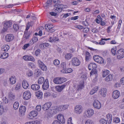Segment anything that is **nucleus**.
<instances>
[{
  "instance_id": "nucleus-22",
  "label": "nucleus",
  "mask_w": 124,
  "mask_h": 124,
  "mask_svg": "<svg viewBox=\"0 0 124 124\" xmlns=\"http://www.w3.org/2000/svg\"><path fill=\"white\" fill-rule=\"evenodd\" d=\"M26 110V108L24 106H22L20 107L19 109V111L20 113H21L22 115H24Z\"/></svg>"
},
{
  "instance_id": "nucleus-46",
  "label": "nucleus",
  "mask_w": 124,
  "mask_h": 124,
  "mask_svg": "<svg viewBox=\"0 0 124 124\" xmlns=\"http://www.w3.org/2000/svg\"><path fill=\"white\" fill-rule=\"evenodd\" d=\"M113 122L116 123H118L120 122V118L117 117L114 118L113 119Z\"/></svg>"
},
{
  "instance_id": "nucleus-24",
  "label": "nucleus",
  "mask_w": 124,
  "mask_h": 124,
  "mask_svg": "<svg viewBox=\"0 0 124 124\" xmlns=\"http://www.w3.org/2000/svg\"><path fill=\"white\" fill-rule=\"evenodd\" d=\"M65 85H62L61 86H57L56 87V90L58 92H61L65 88Z\"/></svg>"
},
{
  "instance_id": "nucleus-2",
  "label": "nucleus",
  "mask_w": 124,
  "mask_h": 124,
  "mask_svg": "<svg viewBox=\"0 0 124 124\" xmlns=\"http://www.w3.org/2000/svg\"><path fill=\"white\" fill-rule=\"evenodd\" d=\"M54 6L56 8L55 11L57 13L61 12L62 11L63 9L66 8V6L62 4L55 5Z\"/></svg>"
},
{
  "instance_id": "nucleus-1",
  "label": "nucleus",
  "mask_w": 124,
  "mask_h": 124,
  "mask_svg": "<svg viewBox=\"0 0 124 124\" xmlns=\"http://www.w3.org/2000/svg\"><path fill=\"white\" fill-rule=\"evenodd\" d=\"M66 78L64 77H57L54 78L53 80V82L56 84H60L66 81Z\"/></svg>"
},
{
  "instance_id": "nucleus-3",
  "label": "nucleus",
  "mask_w": 124,
  "mask_h": 124,
  "mask_svg": "<svg viewBox=\"0 0 124 124\" xmlns=\"http://www.w3.org/2000/svg\"><path fill=\"white\" fill-rule=\"evenodd\" d=\"M118 59H120L124 57V50L121 49L118 50L116 53Z\"/></svg>"
},
{
  "instance_id": "nucleus-10",
  "label": "nucleus",
  "mask_w": 124,
  "mask_h": 124,
  "mask_svg": "<svg viewBox=\"0 0 124 124\" xmlns=\"http://www.w3.org/2000/svg\"><path fill=\"white\" fill-rule=\"evenodd\" d=\"M58 37L56 36V35L54 34H52L50 35V38L49 39V41L51 42L56 41L58 40Z\"/></svg>"
},
{
  "instance_id": "nucleus-39",
  "label": "nucleus",
  "mask_w": 124,
  "mask_h": 124,
  "mask_svg": "<svg viewBox=\"0 0 124 124\" xmlns=\"http://www.w3.org/2000/svg\"><path fill=\"white\" fill-rule=\"evenodd\" d=\"M44 77H41L39 78L38 80V83L39 84H41L44 82Z\"/></svg>"
},
{
  "instance_id": "nucleus-44",
  "label": "nucleus",
  "mask_w": 124,
  "mask_h": 124,
  "mask_svg": "<svg viewBox=\"0 0 124 124\" xmlns=\"http://www.w3.org/2000/svg\"><path fill=\"white\" fill-rule=\"evenodd\" d=\"M99 122L100 124H107L106 121L104 119H101L99 120Z\"/></svg>"
},
{
  "instance_id": "nucleus-59",
  "label": "nucleus",
  "mask_w": 124,
  "mask_h": 124,
  "mask_svg": "<svg viewBox=\"0 0 124 124\" xmlns=\"http://www.w3.org/2000/svg\"><path fill=\"white\" fill-rule=\"evenodd\" d=\"M41 50L38 49L35 52V54L36 56H38L40 53Z\"/></svg>"
},
{
  "instance_id": "nucleus-8",
  "label": "nucleus",
  "mask_w": 124,
  "mask_h": 124,
  "mask_svg": "<svg viewBox=\"0 0 124 124\" xmlns=\"http://www.w3.org/2000/svg\"><path fill=\"white\" fill-rule=\"evenodd\" d=\"M83 111V109L81 106L78 105L76 106L75 108V112L77 114H80Z\"/></svg>"
},
{
  "instance_id": "nucleus-12",
  "label": "nucleus",
  "mask_w": 124,
  "mask_h": 124,
  "mask_svg": "<svg viewBox=\"0 0 124 124\" xmlns=\"http://www.w3.org/2000/svg\"><path fill=\"white\" fill-rule=\"evenodd\" d=\"M51 105L50 102H48L43 105L42 107V109L44 111L48 110Z\"/></svg>"
},
{
  "instance_id": "nucleus-30",
  "label": "nucleus",
  "mask_w": 124,
  "mask_h": 124,
  "mask_svg": "<svg viewBox=\"0 0 124 124\" xmlns=\"http://www.w3.org/2000/svg\"><path fill=\"white\" fill-rule=\"evenodd\" d=\"M8 56V53H3L1 54L0 57L2 59H5L7 58Z\"/></svg>"
},
{
  "instance_id": "nucleus-21",
  "label": "nucleus",
  "mask_w": 124,
  "mask_h": 124,
  "mask_svg": "<svg viewBox=\"0 0 124 124\" xmlns=\"http://www.w3.org/2000/svg\"><path fill=\"white\" fill-rule=\"evenodd\" d=\"M22 85L23 88L24 89H27L29 86L28 82L25 80H24L23 81Z\"/></svg>"
},
{
  "instance_id": "nucleus-56",
  "label": "nucleus",
  "mask_w": 124,
  "mask_h": 124,
  "mask_svg": "<svg viewBox=\"0 0 124 124\" xmlns=\"http://www.w3.org/2000/svg\"><path fill=\"white\" fill-rule=\"evenodd\" d=\"M89 30L88 28H85L83 30V31L84 33H87L88 32Z\"/></svg>"
},
{
  "instance_id": "nucleus-35",
  "label": "nucleus",
  "mask_w": 124,
  "mask_h": 124,
  "mask_svg": "<svg viewBox=\"0 0 124 124\" xmlns=\"http://www.w3.org/2000/svg\"><path fill=\"white\" fill-rule=\"evenodd\" d=\"M85 60L88 61H89L90 58V53L87 51L85 52Z\"/></svg>"
},
{
  "instance_id": "nucleus-38",
  "label": "nucleus",
  "mask_w": 124,
  "mask_h": 124,
  "mask_svg": "<svg viewBox=\"0 0 124 124\" xmlns=\"http://www.w3.org/2000/svg\"><path fill=\"white\" fill-rule=\"evenodd\" d=\"M72 57V55L70 53H67L66 54L65 58L66 60H68L71 58Z\"/></svg>"
},
{
  "instance_id": "nucleus-32",
  "label": "nucleus",
  "mask_w": 124,
  "mask_h": 124,
  "mask_svg": "<svg viewBox=\"0 0 124 124\" xmlns=\"http://www.w3.org/2000/svg\"><path fill=\"white\" fill-rule=\"evenodd\" d=\"M9 49V47L7 45H5L1 47L2 51H7Z\"/></svg>"
},
{
  "instance_id": "nucleus-23",
  "label": "nucleus",
  "mask_w": 124,
  "mask_h": 124,
  "mask_svg": "<svg viewBox=\"0 0 124 124\" xmlns=\"http://www.w3.org/2000/svg\"><path fill=\"white\" fill-rule=\"evenodd\" d=\"M84 82L83 81L79 83L77 86L78 90H80L84 87Z\"/></svg>"
},
{
  "instance_id": "nucleus-17",
  "label": "nucleus",
  "mask_w": 124,
  "mask_h": 124,
  "mask_svg": "<svg viewBox=\"0 0 124 124\" xmlns=\"http://www.w3.org/2000/svg\"><path fill=\"white\" fill-rule=\"evenodd\" d=\"M107 90L106 88H102L100 89L99 93L103 97H105L106 94Z\"/></svg>"
},
{
  "instance_id": "nucleus-61",
  "label": "nucleus",
  "mask_w": 124,
  "mask_h": 124,
  "mask_svg": "<svg viewBox=\"0 0 124 124\" xmlns=\"http://www.w3.org/2000/svg\"><path fill=\"white\" fill-rule=\"evenodd\" d=\"M50 14L51 16H55L57 15V13L54 12H50Z\"/></svg>"
},
{
  "instance_id": "nucleus-43",
  "label": "nucleus",
  "mask_w": 124,
  "mask_h": 124,
  "mask_svg": "<svg viewBox=\"0 0 124 124\" xmlns=\"http://www.w3.org/2000/svg\"><path fill=\"white\" fill-rule=\"evenodd\" d=\"M19 103L18 102H16L14 104L13 108L15 109H16L18 108Z\"/></svg>"
},
{
  "instance_id": "nucleus-50",
  "label": "nucleus",
  "mask_w": 124,
  "mask_h": 124,
  "mask_svg": "<svg viewBox=\"0 0 124 124\" xmlns=\"http://www.w3.org/2000/svg\"><path fill=\"white\" fill-rule=\"evenodd\" d=\"M85 124H93V123L92 120H88L86 121Z\"/></svg>"
},
{
  "instance_id": "nucleus-53",
  "label": "nucleus",
  "mask_w": 124,
  "mask_h": 124,
  "mask_svg": "<svg viewBox=\"0 0 124 124\" xmlns=\"http://www.w3.org/2000/svg\"><path fill=\"white\" fill-rule=\"evenodd\" d=\"M38 62L39 67L41 66L44 64L43 62L40 60H38Z\"/></svg>"
},
{
  "instance_id": "nucleus-29",
  "label": "nucleus",
  "mask_w": 124,
  "mask_h": 124,
  "mask_svg": "<svg viewBox=\"0 0 124 124\" xmlns=\"http://www.w3.org/2000/svg\"><path fill=\"white\" fill-rule=\"evenodd\" d=\"M45 27L46 30L47 31H49L51 29L53 28V26L51 24H46L45 25Z\"/></svg>"
},
{
  "instance_id": "nucleus-41",
  "label": "nucleus",
  "mask_w": 124,
  "mask_h": 124,
  "mask_svg": "<svg viewBox=\"0 0 124 124\" xmlns=\"http://www.w3.org/2000/svg\"><path fill=\"white\" fill-rule=\"evenodd\" d=\"M30 35L29 33H28L27 31H25L24 32L23 35V37L26 39H29Z\"/></svg>"
},
{
  "instance_id": "nucleus-49",
  "label": "nucleus",
  "mask_w": 124,
  "mask_h": 124,
  "mask_svg": "<svg viewBox=\"0 0 124 124\" xmlns=\"http://www.w3.org/2000/svg\"><path fill=\"white\" fill-rule=\"evenodd\" d=\"M40 67L41 68V69L43 71H46L47 69L46 67L44 64Z\"/></svg>"
},
{
  "instance_id": "nucleus-48",
  "label": "nucleus",
  "mask_w": 124,
  "mask_h": 124,
  "mask_svg": "<svg viewBox=\"0 0 124 124\" xmlns=\"http://www.w3.org/2000/svg\"><path fill=\"white\" fill-rule=\"evenodd\" d=\"M56 110L58 111H63L62 107V106H60L57 107L56 108Z\"/></svg>"
},
{
  "instance_id": "nucleus-31",
  "label": "nucleus",
  "mask_w": 124,
  "mask_h": 124,
  "mask_svg": "<svg viewBox=\"0 0 124 124\" xmlns=\"http://www.w3.org/2000/svg\"><path fill=\"white\" fill-rule=\"evenodd\" d=\"M98 87L95 86L90 91V94L91 95L93 94L98 91Z\"/></svg>"
},
{
  "instance_id": "nucleus-58",
  "label": "nucleus",
  "mask_w": 124,
  "mask_h": 124,
  "mask_svg": "<svg viewBox=\"0 0 124 124\" xmlns=\"http://www.w3.org/2000/svg\"><path fill=\"white\" fill-rule=\"evenodd\" d=\"M116 50L114 48H112L111 49V53L112 54H113L114 55L115 54H116Z\"/></svg>"
},
{
  "instance_id": "nucleus-19",
  "label": "nucleus",
  "mask_w": 124,
  "mask_h": 124,
  "mask_svg": "<svg viewBox=\"0 0 124 124\" xmlns=\"http://www.w3.org/2000/svg\"><path fill=\"white\" fill-rule=\"evenodd\" d=\"M23 58L26 61H33L34 60V58L31 56H24L23 57Z\"/></svg>"
},
{
  "instance_id": "nucleus-60",
  "label": "nucleus",
  "mask_w": 124,
  "mask_h": 124,
  "mask_svg": "<svg viewBox=\"0 0 124 124\" xmlns=\"http://www.w3.org/2000/svg\"><path fill=\"white\" fill-rule=\"evenodd\" d=\"M67 123L68 124H73L72 123V118L70 117L69 118L67 121Z\"/></svg>"
},
{
  "instance_id": "nucleus-4",
  "label": "nucleus",
  "mask_w": 124,
  "mask_h": 124,
  "mask_svg": "<svg viewBox=\"0 0 124 124\" xmlns=\"http://www.w3.org/2000/svg\"><path fill=\"white\" fill-rule=\"evenodd\" d=\"M80 63V62L77 57H73L71 60V64L73 66H79Z\"/></svg>"
},
{
  "instance_id": "nucleus-55",
  "label": "nucleus",
  "mask_w": 124,
  "mask_h": 124,
  "mask_svg": "<svg viewBox=\"0 0 124 124\" xmlns=\"http://www.w3.org/2000/svg\"><path fill=\"white\" fill-rule=\"evenodd\" d=\"M41 109V106L40 105H38L36 107V109L38 111H39Z\"/></svg>"
},
{
  "instance_id": "nucleus-7",
  "label": "nucleus",
  "mask_w": 124,
  "mask_h": 124,
  "mask_svg": "<svg viewBox=\"0 0 124 124\" xmlns=\"http://www.w3.org/2000/svg\"><path fill=\"white\" fill-rule=\"evenodd\" d=\"M31 94L30 91H25L23 95V97L25 100H27L31 97Z\"/></svg>"
},
{
  "instance_id": "nucleus-6",
  "label": "nucleus",
  "mask_w": 124,
  "mask_h": 124,
  "mask_svg": "<svg viewBox=\"0 0 124 124\" xmlns=\"http://www.w3.org/2000/svg\"><path fill=\"white\" fill-rule=\"evenodd\" d=\"M93 105L94 108L99 109L101 107V104L100 102L97 100H95L93 103Z\"/></svg>"
},
{
  "instance_id": "nucleus-14",
  "label": "nucleus",
  "mask_w": 124,
  "mask_h": 124,
  "mask_svg": "<svg viewBox=\"0 0 124 124\" xmlns=\"http://www.w3.org/2000/svg\"><path fill=\"white\" fill-rule=\"evenodd\" d=\"M88 67L90 70H95L97 67V65L95 63H91L88 65Z\"/></svg>"
},
{
  "instance_id": "nucleus-45",
  "label": "nucleus",
  "mask_w": 124,
  "mask_h": 124,
  "mask_svg": "<svg viewBox=\"0 0 124 124\" xmlns=\"http://www.w3.org/2000/svg\"><path fill=\"white\" fill-rule=\"evenodd\" d=\"M21 86V84L19 83H18L15 87V89L16 90H18L20 89Z\"/></svg>"
},
{
  "instance_id": "nucleus-20",
  "label": "nucleus",
  "mask_w": 124,
  "mask_h": 124,
  "mask_svg": "<svg viewBox=\"0 0 124 124\" xmlns=\"http://www.w3.org/2000/svg\"><path fill=\"white\" fill-rule=\"evenodd\" d=\"M8 97L9 99L12 101H14L16 98L15 94L11 92H9L8 93Z\"/></svg>"
},
{
  "instance_id": "nucleus-26",
  "label": "nucleus",
  "mask_w": 124,
  "mask_h": 124,
  "mask_svg": "<svg viewBox=\"0 0 124 124\" xmlns=\"http://www.w3.org/2000/svg\"><path fill=\"white\" fill-rule=\"evenodd\" d=\"M72 69L70 68H68L65 69V70H62L61 71L63 73H69L72 72Z\"/></svg>"
},
{
  "instance_id": "nucleus-27",
  "label": "nucleus",
  "mask_w": 124,
  "mask_h": 124,
  "mask_svg": "<svg viewBox=\"0 0 124 124\" xmlns=\"http://www.w3.org/2000/svg\"><path fill=\"white\" fill-rule=\"evenodd\" d=\"M107 121L109 124H110L112 120V115L110 114H108L107 115Z\"/></svg>"
},
{
  "instance_id": "nucleus-5",
  "label": "nucleus",
  "mask_w": 124,
  "mask_h": 124,
  "mask_svg": "<svg viewBox=\"0 0 124 124\" xmlns=\"http://www.w3.org/2000/svg\"><path fill=\"white\" fill-rule=\"evenodd\" d=\"M93 59L95 61L99 63L103 64L104 63V60L103 59L98 55L94 56Z\"/></svg>"
},
{
  "instance_id": "nucleus-47",
  "label": "nucleus",
  "mask_w": 124,
  "mask_h": 124,
  "mask_svg": "<svg viewBox=\"0 0 124 124\" xmlns=\"http://www.w3.org/2000/svg\"><path fill=\"white\" fill-rule=\"evenodd\" d=\"M13 28L14 30L16 31L19 29V27L17 24H14L13 25Z\"/></svg>"
},
{
  "instance_id": "nucleus-11",
  "label": "nucleus",
  "mask_w": 124,
  "mask_h": 124,
  "mask_svg": "<svg viewBox=\"0 0 124 124\" xmlns=\"http://www.w3.org/2000/svg\"><path fill=\"white\" fill-rule=\"evenodd\" d=\"M14 38V36L12 34H9L7 35L5 37L6 41L7 42H10Z\"/></svg>"
},
{
  "instance_id": "nucleus-18",
  "label": "nucleus",
  "mask_w": 124,
  "mask_h": 124,
  "mask_svg": "<svg viewBox=\"0 0 124 124\" xmlns=\"http://www.w3.org/2000/svg\"><path fill=\"white\" fill-rule=\"evenodd\" d=\"M38 114V112L36 111H32L30 112V114L29 117L31 119H32L36 116Z\"/></svg>"
},
{
  "instance_id": "nucleus-9",
  "label": "nucleus",
  "mask_w": 124,
  "mask_h": 124,
  "mask_svg": "<svg viewBox=\"0 0 124 124\" xmlns=\"http://www.w3.org/2000/svg\"><path fill=\"white\" fill-rule=\"evenodd\" d=\"M85 115L87 117H90L91 116L94 114V111L92 109H89L86 111H85Z\"/></svg>"
},
{
  "instance_id": "nucleus-34",
  "label": "nucleus",
  "mask_w": 124,
  "mask_h": 124,
  "mask_svg": "<svg viewBox=\"0 0 124 124\" xmlns=\"http://www.w3.org/2000/svg\"><path fill=\"white\" fill-rule=\"evenodd\" d=\"M43 93L39 91L36 93V96L39 98L40 99L42 97Z\"/></svg>"
},
{
  "instance_id": "nucleus-64",
  "label": "nucleus",
  "mask_w": 124,
  "mask_h": 124,
  "mask_svg": "<svg viewBox=\"0 0 124 124\" xmlns=\"http://www.w3.org/2000/svg\"><path fill=\"white\" fill-rule=\"evenodd\" d=\"M52 124H61V123L58 121L55 120L53 123Z\"/></svg>"
},
{
  "instance_id": "nucleus-36",
  "label": "nucleus",
  "mask_w": 124,
  "mask_h": 124,
  "mask_svg": "<svg viewBox=\"0 0 124 124\" xmlns=\"http://www.w3.org/2000/svg\"><path fill=\"white\" fill-rule=\"evenodd\" d=\"M52 3V0H48L46 3L44 5V6L47 8Z\"/></svg>"
},
{
  "instance_id": "nucleus-40",
  "label": "nucleus",
  "mask_w": 124,
  "mask_h": 124,
  "mask_svg": "<svg viewBox=\"0 0 124 124\" xmlns=\"http://www.w3.org/2000/svg\"><path fill=\"white\" fill-rule=\"evenodd\" d=\"M61 66L62 69V70H65L66 69L67 67V65L66 64V63L65 62H62L61 64Z\"/></svg>"
},
{
  "instance_id": "nucleus-15",
  "label": "nucleus",
  "mask_w": 124,
  "mask_h": 124,
  "mask_svg": "<svg viewBox=\"0 0 124 124\" xmlns=\"http://www.w3.org/2000/svg\"><path fill=\"white\" fill-rule=\"evenodd\" d=\"M57 118L62 124H64L65 119L64 118L63 116L61 114H59L57 116Z\"/></svg>"
},
{
  "instance_id": "nucleus-33",
  "label": "nucleus",
  "mask_w": 124,
  "mask_h": 124,
  "mask_svg": "<svg viewBox=\"0 0 124 124\" xmlns=\"http://www.w3.org/2000/svg\"><path fill=\"white\" fill-rule=\"evenodd\" d=\"M12 24V23L10 21H7L5 22L4 24V26L5 27L9 28L10 27Z\"/></svg>"
},
{
  "instance_id": "nucleus-25",
  "label": "nucleus",
  "mask_w": 124,
  "mask_h": 124,
  "mask_svg": "<svg viewBox=\"0 0 124 124\" xmlns=\"http://www.w3.org/2000/svg\"><path fill=\"white\" fill-rule=\"evenodd\" d=\"M31 88L33 90H37L40 88V86L39 85L37 84H33L31 86Z\"/></svg>"
},
{
  "instance_id": "nucleus-57",
  "label": "nucleus",
  "mask_w": 124,
  "mask_h": 124,
  "mask_svg": "<svg viewBox=\"0 0 124 124\" xmlns=\"http://www.w3.org/2000/svg\"><path fill=\"white\" fill-rule=\"evenodd\" d=\"M3 102L5 104L8 103V99H7L6 97H5L3 99Z\"/></svg>"
},
{
  "instance_id": "nucleus-52",
  "label": "nucleus",
  "mask_w": 124,
  "mask_h": 124,
  "mask_svg": "<svg viewBox=\"0 0 124 124\" xmlns=\"http://www.w3.org/2000/svg\"><path fill=\"white\" fill-rule=\"evenodd\" d=\"M54 63L55 65H58L60 63L59 61L57 59L55 60L54 61Z\"/></svg>"
},
{
  "instance_id": "nucleus-16",
  "label": "nucleus",
  "mask_w": 124,
  "mask_h": 124,
  "mask_svg": "<svg viewBox=\"0 0 124 124\" xmlns=\"http://www.w3.org/2000/svg\"><path fill=\"white\" fill-rule=\"evenodd\" d=\"M49 86L48 80L47 79H46L42 85V88L44 90H47Z\"/></svg>"
},
{
  "instance_id": "nucleus-37",
  "label": "nucleus",
  "mask_w": 124,
  "mask_h": 124,
  "mask_svg": "<svg viewBox=\"0 0 124 124\" xmlns=\"http://www.w3.org/2000/svg\"><path fill=\"white\" fill-rule=\"evenodd\" d=\"M112 79V76L111 75H109L106 77L105 79V81L107 82H108L111 80Z\"/></svg>"
},
{
  "instance_id": "nucleus-13",
  "label": "nucleus",
  "mask_w": 124,
  "mask_h": 124,
  "mask_svg": "<svg viewBox=\"0 0 124 124\" xmlns=\"http://www.w3.org/2000/svg\"><path fill=\"white\" fill-rule=\"evenodd\" d=\"M120 96V92L118 90H115L113 92L112 97L114 99H116L118 98Z\"/></svg>"
},
{
  "instance_id": "nucleus-62",
  "label": "nucleus",
  "mask_w": 124,
  "mask_h": 124,
  "mask_svg": "<svg viewBox=\"0 0 124 124\" xmlns=\"http://www.w3.org/2000/svg\"><path fill=\"white\" fill-rule=\"evenodd\" d=\"M81 78L83 80L86 79L87 78V77L85 74H84L81 76Z\"/></svg>"
},
{
  "instance_id": "nucleus-63",
  "label": "nucleus",
  "mask_w": 124,
  "mask_h": 124,
  "mask_svg": "<svg viewBox=\"0 0 124 124\" xmlns=\"http://www.w3.org/2000/svg\"><path fill=\"white\" fill-rule=\"evenodd\" d=\"M31 122V124H38L39 123V121H32Z\"/></svg>"
},
{
  "instance_id": "nucleus-28",
  "label": "nucleus",
  "mask_w": 124,
  "mask_h": 124,
  "mask_svg": "<svg viewBox=\"0 0 124 124\" xmlns=\"http://www.w3.org/2000/svg\"><path fill=\"white\" fill-rule=\"evenodd\" d=\"M10 84H15L16 82V78L14 76L11 77L9 78Z\"/></svg>"
},
{
  "instance_id": "nucleus-51",
  "label": "nucleus",
  "mask_w": 124,
  "mask_h": 124,
  "mask_svg": "<svg viewBox=\"0 0 124 124\" xmlns=\"http://www.w3.org/2000/svg\"><path fill=\"white\" fill-rule=\"evenodd\" d=\"M30 46V44L28 43L25 44L23 46L22 48L23 49H26L28 47Z\"/></svg>"
},
{
  "instance_id": "nucleus-54",
  "label": "nucleus",
  "mask_w": 124,
  "mask_h": 124,
  "mask_svg": "<svg viewBox=\"0 0 124 124\" xmlns=\"http://www.w3.org/2000/svg\"><path fill=\"white\" fill-rule=\"evenodd\" d=\"M32 74V72L31 70H29L27 72V75L29 77L31 76Z\"/></svg>"
},
{
  "instance_id": "nucleus-42",
  "label": "nucleus",
  "mask_w": 124,
  "mask_h": 124,
  "mask_svg": "<svg viewBox=\"0 0 124 124\" xmlns=\"http://www.w3.org/2000/svg\"><path fill=\"white\" fill-rule=\"evenodd\" d=\"M109 73V71L106 70L103 72L102 75L103 77H105L106 75H108Z\"/></svg>"
}]
</instances>
